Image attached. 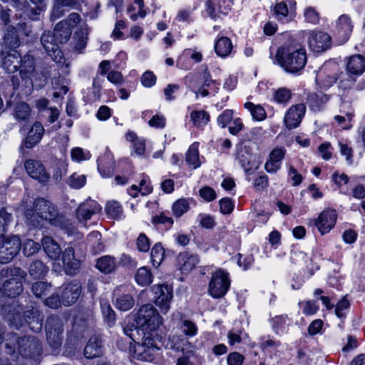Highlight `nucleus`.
<instances>
[{"label": "nucleus", "mask_w": 365, "mask_h": 365, "mask_svg": "<svg viewBox=\"0 0 365 365\" xmlns=\"http://www.w3.org/2000/svg\"><path fill=\"white\" fill-rule=\"evenodd\" d=\"M2 67L6 72L14 73L20 68L21 55L16 50L1 51L0 53Z\"/></svg>", "instance_id": "a211bd4d"}, {"label": "nucleus", "mask_w": 365, "mask_h": 365, "mask_svg": "<svg viewBox=\"0 0 365 365\" xmlns=\"http://www.w3.org/2000/svg\"><path fill=\"white\" fill-rule=\"evenodd\" d=\"M190 118L193 125L197 127L204 126L210 120L209 115L204 110L192 111Z\"/></svg>", "instance_id": "c03bdc74"}, {"label": "nucleus", "mask_w": 365, "mask_h": 365, "mask_svg": "<svg viewBox=\"0 0 365 365\" xmlns=\"http://www.w3.org/2000/svg\"><path fill=\"white\" fill-rule=\"evenodd\" d=\"M21 248V240L19 235L8 236L0 240V264L11 262Z\"/></svg>", "instance_id": "0eeeda50"}, {"label": "nucleus", "mask_w": 365, "mask_h": 365, "mask_svg": "<svg viewBox=\"0 0 365 365\" xmlns=\"http://www.w3.org/2000/svg\"><path fill=\"white\" fill-rule=\"evenodd\" d=\"M220 211L222 214H230L232 212L235 205L229 198H223L220 200Z\"/></svg>", "instance_id": "774afa93"}, {"label": "nucleus", "mask_w": 365, "mask_h": 365, "mask_svg": "<svg viewBox=\"0 0 365 365\" xmlns=\"http://www.w3.org/2000/svg\"><path fill=\"white\" fill-rule=\"evenodd\" d=\"M169 345L171 351L175 354L182 351V339L180 336L173 335L170 337Z\"/></svg>", "instance_id": "680f3d73"}, {"label": "nucleus", "mask_w": 365, "mask_h": 365, "mask_svg": "<svg viewBox=\"0 0 365 365\" xmlns=\"http://www.w3.org/2000/svg\"><path fill=\"white\" fill-rule=\"evenodd\" d=\"M0 314L3 319H6L17 312L24 310V305L19 299H12L3 302L0 299Z\"/></svg>", "instance_id": "cd10ccee"}, {"label": "nucleus", "mask_w": 365, "mask_h": 365, "mask_svg": "<svg viewBox=\"0 0 365 365\" xmlns=\"http://www.w3.org/2000/svg\"><path fill=\"white\" fill-rule=\"evenodd\" d=\"M31 109L25 102H17L14 109V116L18 120H26L31 115Z\"/></svg>", "instance_id": "58836bf2"}, {"label": "nucleus", "mask_w": 365, "mask_h": 365, "mask_svg": "<svg viewBox=\"0 0 365 365\" xmlns=\"http://www.w3.org/2000/svg\"><path fill=\"white\" fill-rule=\"evenodd\" d=\"M25 168L31 178L38 180L40 182H46L50 178L48 173L46 172L43 164L38 160H26Z\"/></svg>", "instance_id": "412c9836"}, {"label": "nucleus", "mask_w": 365, "mask_h": 365, "mask_svg": "<svg viewBox=\"0 0 365 365\" xmlns=\"http://www.w3.org/2000/svg\"><path fill=\"white\" fill-rule=\"evenodd\" d=\"M346 71L353 76L362 74L365 71V58L360 54L350 56L346 61Z\"/></svg>", "instance_id": "a878e982"}, {"label": "nucleus", "mask_w": 365, "mask_h": 365, "mask_svg": "<svg viewBox=\"0 0 365 365\" xmlns=\"http://www.w3.org/2000/svg\"><path fill=\"white\" fill-rule=\"evenodd\" d=\"M354 23L347 14H342L335 21L334 34L339 44L345 43L350 38L353 31Z\"/></svg>", "instance_id": "6e6552de"}, {"label": "nucleus", "mask_w": 365, "mask_h": 365, "mask_svg": "<svg viewBox=\"0 0 365 365\" xmlns=\"http://www.w3.org/2000/svg\"><path fill=\"white\" fill-rule=\"evenodd\" d=\"M230 286L229 274L223 269H219L212 274L208 292L214 298L223 297Z\"/></svg>", "instance_id": "423d86ee"}, {"label": "nucleus", "mask_w": 365, "mask_h": 365, "mask_svg": "<svg viewBox=\"0 0 365 365\" xmlns=\"http://www.w3.org/2000/svg\"><path fill=\"white\" fill-rule=\"evenodd\" d=\"M164 249L160 243L155 244L151 250L150 257L154 266H159L164 257Z\"/></svg>", "instance_id": "de8ad7c7"}, {"label": "nucleus", "mask_w": 365, "mask_h": 365, "mask_svg": "<svg viewBox=\"0 0 365 365\" xmlns=\"http://www.w3.org/2000/svg\"><path fill=\"white\" fill-rule=\"evenodd\" d=\"M6 340L5 349L7 354H13L16 350L24 357L36 359L43 354V344L41 341L36 336L25 334L19 336L18 334L11 332Z\"/></svg>", "instance_id": "7ed1b4c3"}, {"label": "nucleus", "mask_w": 365, "mask_h": 365, "mask_svg": "<svg viewBox=\"0 0 365 365\" xmlns=\"http://www.w3.org/2000/svg\"><path fill=\"white\" fill-rule=\"evenodd\" d=\"M306 111L304 104H297L292 106L284 116V123L289 129L297 127Z\"/></svg>", "instance_id": "aec40b11"}, {"label": "nucleus", "mask_w": 365, "mask_h": 365, "mask_svg": "<svg viewBox=\"0 0 365 365\" xmlns=\"http://www.w3.org/2000/svg\"><path fill=\"white\" fill-rule=\"evenodd\" d=\"M81 284L74 280L62 286L61 295L64 306L73 304L81 294Z\"/></svg>", "instance_id": "2eb2a0df"}, {"label": "nucleus", "mask_w": 365, "mask_h": 365, "mask_svg": "<svg viewBox=\"0 0 365 365\" xmlns=\"http://www.w3.org/2000/svg\"><path fill=\"white\" fill-rule=\"evenodd\" d=\"M44 304L52 309L58 308L61 304H63L61 295L60 296L58 293L53 294L45 299Z\"/></svg>", "instance_id": "e2e57ef3"}, {"label": "nucleus", "mask_w": 365, "mask_h": 365, "mask_svg": "<svg viewBox=\"0 0 365 365\" xmlns=\"http://www.w3.org/2000/svg\"><path fill=\"white\" fill-rule=\"evenodd\" d=\"M41 247L46 255L51 259H58L63 252L60 245L51 237L44 236L41 239Z\"/></svg>", "instance_id": "bb28decb"}, {"label": "nucleus", "mask_w": 365, "mask_h": 365, "mask_svg": "<svg viewBox=\"0 0 365 365\" xmlns=\"http://www.w3.org/2000/svg\"><path fill=\"white\" fill-rule=\"evenodd\" d=\"M147 345L145 343V338L143 336L141 339V342L138 341L135 343L133 346H132L131 342H130V351L133 353V357L135 359H138L143 353L146 350Z\"/></svg>", "instance_id": "5fc2aeb1"}, {"label": "nucleus", "mask_w": 365, "mask_h": 365, "mask_svg": "<svg viewBox=\"0 0 365 365\" xmlns=\"http://www.w3.org/2000/svg\"><path fill=\"white\" fill-rule=\"evenodd\" d=\"M21 247L23 255L26 257H29L39 252L41 249V244L33 240L27 239L23 243L21 242Z\"/></svg>", "instance_id": "ea45409f"}, {"label": "nucleus", "mask_w": 365, "mask_h": 365, "mask_svg": "<svg viewBox=\"0 0 365 365\" xmlns=\"http://www.w3.org/2000/svg\"><path fill=\"white\" fill-rule=\"evenodd\" d=\"M44 330L46 334H63V324L61 319L54 314L47 317Z\"/></svg>", "instance_id": "c756f323"}, {"label": "nucleus", "mask_w": 365, "mask_h": 365, "mask_svg": "<svg viewBox=\"0 0 365 365\" xmlns=\"http://www.w3.org/2000/svg\"><path fill=\"white\" fill-rule=\"evenodd\" d=\"M215 49L216 53L222 58L228 56L232 50V43L228 37L222 36L215 42Z\"/></svg>", "instance_id": "f704fd0d"}, {"label": "nucleus", "mask_w": 365, "mask_h": 365, "mask_svg": "<svg viewBox=\"0 0 365 365\" xmlns=\"http://www.w3.org/2000/svg\"><path fill=\"white\" fill-rule=\"evenodd\" d=\"M44 128L41 123L36 122L29 131L27 136L24 141V146L26 148H32L39 143L43 137Z\"/></svg>", "instance_id": "393cba45"}, {"label": "nucleus", "mask_w": 365, "mask_h": 365, "mask_svg": "<svg viewBox=\"0 0 365 365\" xmlns=\"http://www.w3.org/2000/svg\"><path fill=\"white\" fill-rule=\"evenodd\" d=\"M276 58L287 71L296 73L304 67L307 53L301 44L293 43L279 48Z\"/></svg>", "instance_id": "20e7f679"}, {"label": "nucleus", "mask_w": 365, "mask_h": 365, "mask_svg": "<svg viewBox=\"0 0 365 365\" xmlns=\"http://www.w3.org/2000/svg\"><path fill=\"white\" fill-rule=\"evenodd\" d=\"M1 274L2 276H10L11 278L16 277L17 279H19L21 281L22 279H24L27 275L26 272L19 267L4 268L1 272Z\"/></svg>", "instance_id": "09e8293b"}, {"label": "nucleus", "mask_w": 365, "mask_h": 365, "mask_svg": "<svg viewBox=\"0 0 365 365\" xmlns=\"http://www.w3.org/2000/svg\"><path fill=\"white\" fill-rule=\"evenodd\" d=\"M124 334L128 336L133 342L136 343L141 340L146 333L145 327H143L135 323H128L123 327Z\"/></svg>", "instance_id": "2f4dec72"}, {"label": "nucleus", "mask_w": 365, "mask_h": 365, "mask_svg": "<svg viewBox=\"0 0 365 365\" xmlns=\"http://www.w3.org/2000/svg\"><path fill=\"white\" fill-rule=\"evenodd\" d=\"M304 16L307 22L318 24L319 21V14L313 7L309 6L304 9Z\"/></svg>", "instance_id": "bf43d9fd"}, {"label": "nucleus", "mask_w": 365, "mask_h": 365, "mask_svg": "<svg viewBox=\"0 0 365 365\" xmlns=\"http://www.w3.org/2000/svg\"><path fill=\"white\" fill-rule=\"evenodd\" d=\"M19 74L22 81L27 86H32V78L35 76L36 64L34 56L31 54H26L21 57Z\"/></svg>", "instance_id": "4468645a"}, {"label": "nucleus", "mask_w": 365, "mask_h": 365, "mask_svg": "<svg viewBox=\"0 0 365 365\" xmlns=\"http://www.w3.org/2000/svg\"><path fill=\"white\" fill-rule=\"evenodd\" d=\"M135 305V299L130 294H122L116 297L115 307L123 312L130 310Z\"/></svg>", "instance_id": "4c0bfd02"}, {"label": "nucleus", "mask_w": 365, "mask_h": 365, "mask_svg": "<svg viewBox=\"0 0 365 365\" xmlns=\"http://www.w3.org/2000/svg\"><path fill=\"white\" fill-rule=\"evenodd\" d=\"M104 351L102 334L95 332L88 340L83 350V355L86 359H93L101 356L104 354Z\"/></svg>", "instance_id": "f8f14e48"}, {"label": "nucleus", "mask_w": 365, "mask_h": 365, "mask_svg": "<svg viewBox=\"0 0 365 365\" xmlns=\"http://www.w3.org/2000/svg\"><path fill=\"white\" fill-rule=\"evenodd\" d=\"M48 271V267L40 259L32 261L28 267L29 275L34 279L43 277Z\"/></svg>", "instance_id": "72a5a7b5"}, {"label": "nucleus", "mask_w": 365, "mask_h": 365, "mask_svg": "<svg viewBox=\"0 0 365 365\" xmlns=\"http://www.w3.org/2000/svg\"><path fill=\"white\" fill-rule=\"evenodd\" d=\"M96 268L104 274H110L117 268L116 259L110 255L103 256L97 259Z\"/></svg>", "instance_id": "7c9ffc66"}, {"label": "nucleus", "mask_w": 365, "mask_h": 365, "mask_svg": "<svg viewBox=\"0 0 365 365\" xmlns=\"http://www.w3.org/2000/svg\"><path fill=\"white\" fill-rule=\"evenodd\" d=\"M24 291L22 281L16 277L6 279L0 286V294L2 297L16 298Z\"/></svg>", "instance_id": "6ab92c4d"}, {"label": "nucleus", "mask_w": 365, "mask_h": 365, "mask_svg": "<svg viewBox=\"0 0 365 365\" xmlns=\"http://www.w3.org/2000/svg\"><path fill=\"white\" fill-rule=\"evenodd\" d=\"M351 119V113H346L345 115H337L334 116V120L342 129H349L352 126Z\"/></svg>", "instance_id": "13d9d810"}, {"label": "nucleus", "mask_w": 365, "mask_h": 365, "mask_svg": "<svg viewBox=\"0 0 365 365\" xmlns=\"http://www.w3.org/2000/svg\"><path fill=\"white\" fill-rule=\"evenodd\" d=\"M274 10L279 20L290 21L295 16L296 1L294 0L281 1L276 4Z\"/></svg>", "instance_id": "4be33fe9"}, {"label": "nucleus", "mask_w": 365, "mask_h": 365, "mask_svg": "<svg viewBox=\"0 0 365 365\" xmlns=\"http://www.w3.org/2000/svg\"><path fill=\"white\" fill-rule=\"evenodd\" d=\"M44 315L43 312L36 307H30L24 310L23 327L26 324L29 329L35 333H41Z\"/></svg>", "instance_id": "1a4fd4ad"}, {"label": "nucleus", "mask_w": 365, "mask_h": 365, "mask_svg": "<svg viewBox=\"0 0 365 365\" xmlns=\"http://www.w3.org/2000/svg\"><path fill=\"white\" fill-rule=\"evenodd\" d=\"M286 150L281 148H276L272 150L269 158L265 163V169L269 173H275L281 166L282 160L284 158Z\"/></svg>", "instance_id": "5701e85b"}, {"label": "nucleus", "mask_w": 365, "mask_h": 365, "mask_svg": "<svg viewBox=\"0 0 365 365\" xmlns=\"http://www.w3.org/2000/svg\"><path fill=\"white\" fill-rule=\"evenodd\" d=\"M245 108L251 113L253 119L262 121L266 118L267 113L262 106L247 102L245 104Z\"/></svg>", "instance_id": "a19ab883"}, {"label": "nucleus", "mask_w": 365, "mask_h": 365, "mask_svg": "<svg viewBox=\"0 0 365 365\" xmlns=\"http://www.w3.org/2000/svg\"><path fill=\"white\" fill-rule=\"evenodd\" d=\"M200 195L207 202H210L217 197L215 191L210 187L205 186L200 190Z\"/></svg>", "instance_id": "0e129e2a"}, {"label": "nucleus", "mask_w": 365, "mask_h": 365, "mask_svg": "<svg viewBox=\"0 0 365 365\" xmlns=\"http://www.w3.org/2000/svg\"><path fill=\"white\" fill-rule=\"evenodd\" d=\"M198 148V143H192L188 148L186 155V161L193 169L199 168L201 165Z\"/></svg>", "instance_id": "c9c22d12"}, {"label": "nucleus", "mask_w": 365, "mask_h": 365, "mask_svg": "<svg viewBox=\"0 0 365 365\" xmlns=\"http://www.w3.org/2000/svg\"><path fill=\"white\" fill-rule=\"evenodd\" d=\"M106 210L107 214L113 219L119 217L122 212L121 206L116 201L108 202L106 207Z\"/></svg>", "instance_id": "603ef678"}, {"label": "nucleus", "mask_w": 365, "mask_h": 365, "mask_svg": "<svg viewBox=\"0 0 365 365\" xmlns=\"http://www.w3.org/2000/svg\"><path fill=\"white\" fill-rule=\"evenodd\" d=\"M307 42L311 50L314 52H322L331 47V38L327 33L312 31L309 32Z\"/></svg>", "instance_id": "9b49d317"}, {"label": "nucleus", "mask_w": 365, "mask_h": 365, "mask_svg": "<svg viewBox=\"0 0 365 365\" xmlns=\"http://www.w3.org/2000/svg\"><path fill=\"white\" fill-rule=\"evenodd\" d=\"M21 43L17 28L14 27V25L6 26L4 30L3 45L11 50H15L20 46Z\"/></svg>", "instance_id": "b1692460"}, {"label": "nucleus", "mask_w": 365, "mask_h": 365, "mask_svg": "<svg viewBox=\"0 0 365 365\" xmlns=\"http://www.w3.org/2000/svg\"><path fill=\"white\" fill-rule=\"evenodd\" d=\"M220 88V83L215 81L207 79L199 88H193L196 96L201 95L202 97L215 94Z\"/></svg>", "instance_id": "e433bc0d"}, {"label": "nucleus", "mask_w": 365, "mask_h": 365, "mask_svg": "<svg viewBox=\"0 0 365 365\" xmlns=\"http://www.w3.org/2000/svg\"><path fill=\"white\" fill-rule=\"evenodd\" d=\"M154 294L155 303L166 312L170 308V302L173 298L172 288L168 284H158L152 287Z\"/></svg>", "instance_id": "9d476101"}, {"label": "nucleus", "mask_w": 365, "mask_h": 365, "mask_svg": "<svg viewBox=\"0 0 365 365\" xmlns=\"http://www.w3.org/2000/svg\"><path fill=\"white\" fill-rule=\"evenodd\" d=\"M51 284L46 282L38 281L34 282L31 287L34 295L38 298L46 296L50 291Z\"/></svg>", "instance_id": "37998d69"}, {"label": "nucleus", "mask_w": 365, "mask_h": 365, "mask_svg": "<svg viewBox=\"0 0 365 365\" xmlns=\"http://www.w3.org/2000/svg\"><path fill=\"white\" fill-rule=\"evenodd\" d=\"M337 214L334 209H325L314 220V225L322 235L328 233L335 225Z\"/></svg>", "instance_id": "ddd939ff"}, {"label": "nucleus", "mask_w": 365, "mask_h": 365, "mask_svg": "<svg viewBox=\"0 0 365 365\" xmlns=\"http://www.w3.org/2000/svg\"><path fill=\"white\" fill-rule=\"evenodd\" d=\"M291 98V92L287 88H279L274 91L273 99L277 103H282L288 101Z\"/></svg>", "instance_id": "6e6d98bb"}, {"label": "nucleus", "mask_w": 365, "mask_h": 365, "mask_svg": "<svg viewBox=\"0 0 365 365\" xmlns=\"http://www.w3.org/2000/svg\"><path fill=\"white\" fill-rule=\"evenodd\" d=\"M14 27L17 28L19 36L24 35L30 37L33 35V27L31 21H21Z\"/></svg>", "instance_id": "3c124183"}, {"label": "nucleus", "mask_w": 365, "mask_h": 365, "mask_svg": "<svg viewBox=\"0 0 365 365\" xmlns=\"http://www.w3.org/2000/svg\"><path fill=\"white\" fill-rule=\"evenodd\" d=\"M158 328L154 327V329H146V333H144L143 338H145V345L152 346L159 350V344H162L163 337Z\"/></svg>", "instance_id": "473e14b6"}, {"label": "nucleus", "mask_w": 365, "mask_h": 365, "mask_svg": "<svg viewBox=\"0 0 365 365\" xmlns=\"http://www.w3.org/2000/svg\"><path fill=\"white\" fill-rule=\"evenodd\" d=\"M63 267L65 273L70 276H74L78 273L81 269V260L75 257L74 249L72 247H67L62 253Z\"/></svg>", "instance_id": "dca6fc26"}, {"label": "nucleus", "mask_w": 365, "mask_h": 365, "mask_svg": "<svg viewBox=\"0 0 365 365\" xmlns=\"http://www.w3.org/2000/svg\"><path fill=\"white\" fill-rule=\"evenodd\" d=\"M243 128L244 124L242 119L239 117L233 118L229 125V132L232 135H237L243 129Z\"/></svg>", "instance_id": "338daca9"}, {"label": "nucleus", "mask_w": 365, "mask_h": 365, "mask_svg": "<svg viewBox=\"0 0 365 365\" xmlns=\"http://www.w3.org/2000/svg\"><path fill=\"white\" fill-rule=\"evenodd\" d=\"M63 341V334H46L47 351L53 356L60 354Z\"/></svg>", "instance_id": "c85d7f7f"}, {"label": "nucleus", "mask_w": 365, "mask_h": 365, "mask_svg": "<svg viewBox=\"0 0 365 365\" xmlns=\"http://www.w3.org/2000/svg\"><path fill=\"white\" fill-rule=\"evenodd\" d=\"M152 277L150 271L145 267L139 268L135 275L136 282L143 287L149 285L152 282Z\"/></svg>", "instance_id": "79ce46f5"}, {"label": "nucleus", "mask_w": 365, "mask_h": 365, "mask_svg": "<svg viewBox=\"0 0 365 365\" xmlns=\"http://www.w3.org/2000/svg\"><path fill=\"white\" fill-rule=\"evenodd\" d=\"M234 118L232 110H224L217 118V123L222 128H226L232 122Z\"/></svg>", "instance_id": "864d4df0"}, {"label": "nucleus", "mask_w": 365, "mask_h": 365, "mask_svg": "<svg viewBox=\"0 0 365 365\" xmlns=\"http://www.w3.org/2000/svg\"><path fill=\"white\" fill-rule=\"evenodd\" d=\"M101 210L100 205L93 200H88L80 204L76 210V216L80 223L86 225L93 215L99 212Z\"/></svg>", "instance_id": "f3484780"}, {"label": "nucleus", "mask_w": 365, "mask_h": 365, "mask_svg": "<svg viewBox=\"0 0 365 365\" xmlns=\"http://www.w3.org/2000/svg\"><path fill=\"white\" fill-rule=\"evenodd\" d=\"M220 0L207 1L206 3V14L212 19L218 17L219 14L222 12L220 6L218 5Z\"/></svg>", "instance_id": "8fccbe9b"}, {"label": "nucleus", "mask_w": 365, "mask_h": 365, "mask_svg": "<svg viewBox=\"0 0 365 365\" xmlns=\"http://www.w3.org/2000/svg\"><path fill=\"white\" fill-rule=\"evenodd\" d=\"M86 183V176L83 175L73 174L68 180V184L75 188L79 189L82 187Z\"/></svg>", "instance_id": "052dcab7"}, {"label": "nucleus", "mask_w": 365, "mask_h": 365, "mask_svg": "<svg viewBox=\"0 0 365 365\" xmlns=\"http://www.w3.org/2000/svg\"><path fill=\"white\" fill-rule=\"evenodd\" d=\"M135 322L137 324L148 329L159 327L162 318L158 310L150 304L143 305L138 311Z\"/></svg>", "instance_id": "39448f33"}, {"label": "nucleus", "mask_w": 365, "mask_h": 365, "mask_svg": "<svg viewBox=\"0 0 365 365\" xmlns=\"http://www.w3.org/2000/svg\"><path fill=\"white\" fill-rule=\"evenodd\" d=\"M24 214L27 224L34 227H42V220L61 229L66 228L69 224L64 215L58 212L57 207L43 197L36 198L32 207L24 209Z\"/></svg>", "instance_id": "f257e3e1"}, {"label": "nucleus", "mask_w": 365, "mask_h": 365, "mask_svg": "<svg viewBox=\"0 0 365 365\" xmlns=\"http://www.w3.org/2000/svg\"><path fill=\"white\" fill-rule=\"evenodd\" d=\"M24 317V310L17 312L14 315L4 319V321L10 328L20 330L23 327Z\"/></svg>", "instance_id": "a18cd8bd"}, {"label": "nucleus", "mask_w": 365, "mask_h": 365, "mask_svg": "<svg viewBox=\"0 0 365 365\" xmlns=\"http://www.w3.org/2000/svg\"><path fill=\"white\" fill-rule=\"evenodd\" d=\"M72 31L63 22L58 23L53 31H46L41 36V43L47 54L56 63H64L61 46L71 38Z\"/></svg>", "instance_id": "f03ea898"}, {"label": "nucleus", "mask_w": 365, "mask_h": 365, "mask_svg": "<svg viewBox=\"0 0 365 365\" xmlns=\"http://www.w3.org/2000/svg\"><path fill=\"white\" fill-rule=\"evenodd\" d=\"M303 314L305 315H313L319 310V307L313 301H305L299 303Z\"/></svg>", "instance_id": "4d7b16f0"}, {"label": "nucleus", "mask_w": 365, "mask_h": 365, "mask_svg": "<svg viewBox=\"0 0 365 365\" xmlns=\"http://www.w3.org/2000/svg\"><path fill=\"white\" fill-rule=\"evenodd\" d=\"M198 217L200 225L204 228L210 229L215 225V219L210 215L200 214Z\"/></svg>", "instance_id": "69168bd1"}, {"label": "nucleus", "mask_w": 365, "mask_h": 365, "mask_svg": "<svg viewBox=\"0 0 365 365\" xmlns=\"http://www.w3.org/2000/svg\"><path fill=\"white\" fill-rule=\"evenodd\" d=\"M101 312L107 325L110 327H113L115 322V314L110 305L108 303L102 304Z\"/></svg>", "instance_id": "49530a36"}]
</instances>
